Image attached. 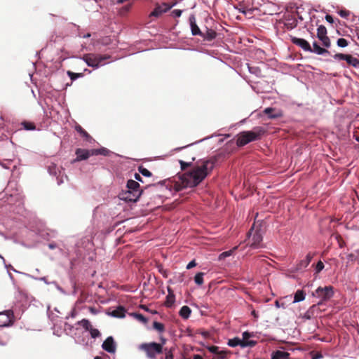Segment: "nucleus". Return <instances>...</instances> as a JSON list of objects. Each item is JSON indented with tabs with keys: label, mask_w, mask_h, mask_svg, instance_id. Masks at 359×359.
I'll return each mask as SVG.
<instances>
[{
	"label": "nucleus",
	"mask_w": 359,
	"mask_h": 359,
	"mask_svg": "<svg viewBox=\"0 0 359 359\" xmlns=\"http://www.w3.org/2000/svg\"><path fill=\"white\" fill-rule=\"evenodd\" d=\"M195 160L191 158V161L185 162L180 160L182 170H186L189 167L192 166L191 169L182 175H178L173 181V187L177 191H180L184 188L195 187L198 186L213 170L217 162L216 158L209 159H201L195 164L192 161Z\"/></svg>",
	"instance_id": "obj_1"
},
{
	"label": "nucleus",
	"mask_w": 359,
	"mask_h": 359,
	"mask_svg": "<svg viewBox=\"0 0 359 359\" xmlns=\"http://www.w3.org/2000/svg\"><path fill=\"white\" fill-rule=\"evenodd\" d=\"M144 193V190L140 189V184L137 181L129 180L127 182L126 190L120 193L119 198L127 202H136Z\"/></svg>",
	"instance_id": "obj_2"
},
{
	"label": "nucleus",
	"mask_w": 359,
	"mask_h": 359,
	"mask_svg": "<svg viewBox=\"0 0 359 359\" xmlns=\"http://www.w3.org/2000/svg\"><path fill=\"white\" fill-rule=\"evenodd\" d=\"M265 133L262 127H255L252 130L243 131L237 135L236 144L238 147H243L247 144L258 140Z\"/></svg>",
	"instance_id": "obj_3"
},
{
	"label": "nucleus",
	"mask_w": 359,
	"mask_h": 359,
	"mask_svg": "<svg viewBox=\"0 0 359 359\" xmlns=\"http://www.w3.org/2000/svg\"><path fill=\"white\" fill-rule=\"evenodd\" d=\"M334 294V287L332 285L318 287L315 292L312 293L313 297L320 299L318 305H321L329 301Z\"/></svg>",
	"instance_id": "obj_4"
},
{
	"label": "nucleus",
	"mask_w": 359,
	"mask_h": 359,
	"mask_svg": "<svg viewBox=\"0 0 359 359\" xmlns=\"http://www.w3.org/2000/svg\"><path fill=\"white\" fill-rule=\"evenodd\" d=\"M140 349L144 351L150 359H155L157 354L162 353L163 346L156 342L144 343L140 346Z\"/></svg>",
	"instance_id": "obj_5"
},
{
	"label": "nucleus",
	"mask_w": 359,
	"mask_h": 359,
	"mask_svg": "<svg viewBox=\"0 0 359 359\" xmlns=\"http://www.w3.org/2000/svg\"><path fill=\"white\" fill-rule=\"evenodd\" d=\"M109 57L110 56L107 55H102L95 53H88L83 55V60L88 66L97 68L100 65L102 64L104 60Z\"/></svg>",
	"instance_id": "obj_6"
},
{
	"label": "nucleus",
	"mask_w": 359,
	"mask_h": 359,
	"mask_svg": "<svg viewBox=\"0 0 359 359\" xmlns=\"http://www.w3.org/2000/svg\"><path fill=\"white\" fill-rule=\"evenodd\" d=\"M14 320V314L12 310H6L0 312V327L12 325Z\"/></svg>",
	"instance_id": "obj_7"
},
{
	"label": "nucleus",
	"mask_w": 359,
	"mask_h": 359,
	"mask_svg": "<svg viewBox=\"0 0 359 359\" xmlns=\"http://www.w3.org/2000/svg\"><path fill=\"white\" fill-rule=\"evenodd\" d=\"M176 4V1L173 2L170 5L167 3H163L162 4H156L154 10L150 13L149 16L158 18L161 16L163 13L168 11Z\"/></svg>",
	"instance_id": "obj_8"
},
{
	"label": "nucleus",
	"mask_w": 359,
	"mask_h": 359,
	"mask_svg": "<svg viewBox=\"0 0 359 359\" xmlns=\"http://www.w3.org/2000/svg\"><path fill=\"white\" fill-rule=\"evenodd\" d=\"M317 37L322 42L325 48H330L331 42L330 38L327 36V29L324 25H320L317 29Z\"/></svg>",
	"instance_id": "obj_9"
},
{
	"label": "nucleus",
	"mask_w": 359,
	"mask_h": 359,
	"mask_svg": "<svg viewBox=\"0 0 359 359\" xmlns=\"http://www.w3.org/2000/svg\"><path fill=\"white\" fill-rule=\"evenodd\" d=\"M96 151H93L92 149H77L75 151L76 155V159H74L72 163L76 161H80L83 160L88 159L90 156H94Z\"/></svg>",
	"instance_id": "obj_10"
},
{
	"label": "nucleus",
	"mask_w": 359,
	"mask_h": 359,
	"mask_svg": "<svg viewBox=\"0 0 359 359\" xmlns=\"http://www.w3.org/2000/svg\"><path fill=\"white\" fill-rule=\"evenodd\" d=\"M262 233L259 231H256L250 239V247L253 249L263 248L264 245L262 243Z\"/></svg>",
	"instance_id": "obj_11"
},
{
	"label": "nucleus",
	"mask_w": 359,
	"mask_h": 359,
	"mask_svg": "<svg viewBox=\"0 0 359 359\" xmlns=\"http://www.w3.org/2000/svg\"><path fill=\"white\" fill-rule=\"evenodd\" d=\"M292 42L294 44H295L296 46L301 47L305 51H309V52L312 51V48H311V45L309 44V43L304 39L292 37Z\"/></svg>",
	"instance_id": "obj_12"
},
{
	"label": "nucleus",
	"mask_w": 359,
	"mask_h": 359,
	"mask_svg": "<svg viewBox=\"0 0 359 359\" xmlns=\"http://www.w3.org/2000/svg\"><path fill=\"white\" fill-rule=\"evenodd\" d=\"M102 348L108 353H113L116 351V344L112 337H108L102 345Z\"/></svg>",
	"instance_id": "obj_13"
},
{
	"label": "nucleus",
	"mask_w": 359,
	"mask_h": 359,
	"mask_svg": "<svg viewBox=\"0 0 359 359\" xmlns=\"http://www.w3.org/2000/svg\"><path fill=\"white\" fill-rule=\"evenodd\" d=\"M284 25L288 29H292L297 25V20L295 16L292 14H287L284 17Z\"/></svg>",
	"instance_id": "obj_14"
},
{
	"label": "nucleus",
	"mask_w": 359,
	"mask_h": 359,
	"mask_svg": "<svg viewBox=\"0 0 359 359\" xmlns=\"http://www.w3.org/2000/svg\"><path fill=\"white\" fill-rule=\"evenodd\" d=\"M313 257V255L311 252L308 253L304 259L301 260L296 266L295 271L302 270L306 268L310 264L311 259Z\"/></svg>",
	"instance_id": "obj_15"
},
{
	"label": "nucleus",
	"mask_w": 359,
	"mask_h": 359,
	"mask_svg": "<svg viewBox=\"0 0 359 359\" xmlns=\"http://www.w3.org/2000/svg\"><path fill=\"white\" fill-rule=\"evenodd\" d=\"M189 22L191 26V34L194 36H202L203 33L196 23V18L194 15L189 17Z\"/></svg>",
	"instance_id": "obj_16"
},
{
	"label": "nucleus",
	"mask_w": 359,
	"mask_h": 359,
	"mask_svg": "<svg viewBox=\"0 0 359 359\" xmlns=\"http://www.w3.org/2000/svg\"><path fill=\"white\" fill-rule=\"evenodd\" d=\"M264 114L268 116L269 118H277L283 116L280 111H276L274 108L267 107L263 111Z\"/></svg>",
	"instance_id": "obj_17"
},
{
	"label": "nucleus",
	"mask_w": 359,
	"mask_h": 359,
	"mask_svg": "<svg viewBox=\"0 0 359 359\" xmlns=\"http://www.w3.org/2000/svg\"><path fill=\"white\" fill-rule=\"evenodd\" d=\"M290 355L289 353L278 350L272 353L271 359H290Z\"/></svg>",
	"instance_id": "obj_18"
},
{
	"label": "nucleus",
	"mask_w": 359,
	"mask_h": 359,
	"mask_svg": "<svg viewBox=\"0 0 359 359\" xmlns=\"http://www.w3.org/2000/svg\"><path fill=\"white\" fill-rule=\"evenodd\" d=\"M168 294L166 297V301L165 304L167 307H171L175 302V296L172 290L170 287H168Z\"/></svg>",
	"instance_id": "obj_19"
},
{
	"label": "nucleus",
	"mask_w": 359,
	"mask_h": 359,
	"mask_svg": "<svg viewBox=\"0 0 359 359\" xmlns=\"http://www.w3.org/2000/svg\"><path fill=\"white\" fill-rule=\"evenodd\" d=\"M76 130L84 138L85 140L90 142L92 137L79 124L75 126Z\"/></svg>",
	"instance_id": "obj_20"
},
{
	"label": "nucleus",
	"mask_w": 359,
	"mask_h": 359,
	"mask_svg": "<svg viewBox=\"0 0 359 359\" xmlns=\"http://www.w3.org/2000/svg\"><path fill=\"white\" fill-rule=\"evenodd\" d=\"M125 313L126 309L123 306H120L117 307L116 309L113 310L110 313V315L115 318H123L125 317Z\"/></svg>",
	"instance_id": "obj_21"
},
{
	"label": "nucleus",
	"mask_w": 359,
	"mask_h": 359,
	"mask_svg": "<svg viewBox=\"0 0 359 359\" xmlns=\"http://www.w3.org/2000/svg\"><path fill=\"white\" fill-rule=\"evenodd\" d=\"M318 55H324L325 53L330 54V52L323 48H321L317 42H313L312 51Z\"/></svg>",
	"instance_id": "obj_22"
},
{
	"label": "nucleus",
	"mask_w": 359,
	"mask_h": 359,
	"mask_svg": "<svg viewBox=\"0 0 359 359\" xmlns=\"http://www.w3.org/2000/svg\"><path fill=\"white\" fill-rule=\"evenodd\" d=\"M216 36L217 33L215 31L211 29H207L205 33H203V35L201 36H203L205 39L208 41H212L216 37Z\"/></svg>",
	"instance_id": "obj_23"
},
{
	"label": "nucleus",
	"mask_w": 359,
	"mask_h": 359,
	"mask_svg": "<svg viewBox=\"0 0 359 359\" xmlns=\"http://www.w3.org/2000/svg\"><path fill=\"white\" fill-rule=\"evenodd\" d=\"M191 313V310L188 306H183L180 311V316L184 319H187Z\"/></svg>",
	"instance_id": "obj_24"
},
{
	"label": "nucleus",
	"mask_w": 359,
	"mask_h": 359,
	"mask_svg": "<svg viewBox=\"0 0 359 359\" xmlns=\"http://www.w3.org/2000/svg\"><path fill=\"white\" fill-rule=\"evenodd\" d=\"M241 347H254L257 344V341L254 340L241 339Z\"/></svg>",
	"instance_id": "obj_25"
},
{
	"label": "nucleus",
	"mask_w": 359,
	"mask_h": 359,
	"mask_svg": "<svg viewBox=\"0 0 359 359\" xmlns=\"http://www.w3.org/2000/svg\"><path fill=\"white\" fill-rule=\"evenodd\" d=\"M305 299V292L302 290H298L294 296V302H299Z\"/></svg>",
	"instance_id": "obj_26"
},
{
	"label": "nucleus",
	"mask_w": 359,
	"mask_h": 359,
	"mask_svg": "<svg viewBox=\"0 0 359 359\" xmlns=\"http://www.w3.org/2000/svg\"><path fill=\"white\" fill-rule=\"evenodd\" d=\"M346 62L354 67H359V60L356 57H353L351 55H348L346 59Z\"/></svg>",
	"instance_id": "obj_27"
},
{
	"label": "nucleus",
	"mask_w": 359,
	"mask_h": 359,
	"mask_svg": "<svg viewBox=\"0 0 359 359\" xmlns=\"http://www.w3.org/2000/svg\"><path fill=\"white\" fill-rule=\"evenodd\" d=\"M164 183H165V182H160L158 184L149 185L147 187H145V189L146 190H149L151 191H156L158 189H163Z\"/></svg>",
	"instance_id": "obj_28"
},
{
	"label": "nucleus",
	"mask_w": 359,
	"mask_h": 359,
	"mask_svg": "<svg viewBox=\"0 0 359 359\" xmlns=\"http://www.w3.org/2000/svg\"><path fill=\"white\" fill-rule=\"evenodd\" d=\"M22 125L23 126L24 129L27 130H34L36 129L35 124L32 122L23 121Z\"/></svg>",
	"instance_id": "obj_29"
},
{
	"label": "nucleus",
	"mask_w": 359,
	"mask_h": 359,
	"mask_svg": "<svg viewBox=\"0 0 359 359\" xmlns=\"http://www.w3.org/2000/svg\"><path fill=\"white\" fill-rule=\"evenodd\" d=\"M203 276L204 273L203 272H199L196 274L194 281L197 285H201L203 283Z\"/></svg>",
	"instance_id": "obj_30"
},
{
	"label": "nucleus",
	"mask_w": 359,
	"mask_h": 359,
	"mask_svg": "<svg viewBox=\"0 0 359 359\" xmlns=\"http://www.w3.org/2000/svg\"><path fill=\"white\" fill-rule=\"evenodd\" d=\"M241 339L238 337H234L233 339H229L228 341V345L231 347H236L237 346H241Z\"/></svg>",
	"instance_id": "obj_31"
},
{
	"label": "nucleus",
	"mask_w": 359,
	"mask_h": 359,
	"mask_svg": "<svg viewBox=\"0 0 359 359\" xmlns=\"http://www.w3.org/2000/svg\"><path fill=\"white\" fill-rule=\"evenodd\" d=\"M229 353L230 351H219L213 359H227V355Z\"/></svg>",
	"instance_id": "obj_32"
},
{
	"label": "nucleus",
	"mask_w": 359,
	"mask_h": 359,
	"mask_svg": "<svg viewBox=\"0 0 359 359\" xmlns=\"http://www.w3.org/2000/svg\"><path fill=\"white\" fill-rule=\"evenodd\" d=\"M153 327L154 329L156 330L159 332H163L165 331V326L163 323L154 321L153 323Z\"/></svg>",
	"instance_id": "obj_33"
},
{
	"label": "nucleus",
	"mask_w": 359,
	"mask_h": 359,
	"mask_svg": "<svg viewBox=\"0 0 359 359\" xmlns=\"http://www.w3.org/2000/svg\"><path fill=\"white\" fill-rule=\"evenodd\" d=\"M93 151H96V153L94 154V156H97V155L107 156L109 154V150L106 148L93 149Z\"/></svg>",
	"instance_id": "obj_34"
},
{
	"label": "nucleus",
	"mask_w": 359,
	"mask_h": 359,
	"mask_svg": "<svg viewBox=\"0 0 359 359\" xmlns=\"http://www.w3.org/2000/svg\"><path fill=\"white\" fill-rule=\"evenodd\" d=\"M138 171L145 177H151L152 175V173L149 170L142 165L139 166Z\"/></svg>",
	"instance_id": "obj_35"
},
{
	"label": "nucleus",
	"mask_w": 359,
	"mask_h": 359,
	"mask_svg": "<svg viewBox=\"0 0 359 359\" xmlns=\"http://www.w3.org/2000/svg\"><path fill=\"white\" fill-rule=\"evenodd\" d=\"M337 46L341 48L346 47L348 44V41L344 38H340L337 41Z\"/></svg>",
	"instance_id": "obj_36"
},
{
	"label": "nucleus",
	"mask_w": 359,
	"mask_h": 359,
	"mask_svg": "<svg viewBox=\"0 0 359 359\" xmlns=\"http://www.w3.org/2000/svg\"><path fill=\"white\" fill-rule=\"evenodd\" d=\"M233 252V250H229V251H225V252H223L222 253H221L219 255V260H223L226 257H229L231 255Z\"/></svg>",
	"instance_id": "obj_37"
},
{
	"label": "nucleus",
	"mask_w": 359,
	"mask_h": 359,
	"mask_svg": "<svg viewBox=\"0 0 359 359\" xmlns=\"http://www.w3.org/2000/svg\"><path fill=\"white\" fill-rule=\"evenodd\" d=\"M91 337L92 338H96L98 337L100 335V332L97 329H95L94 327H91L89 330Z\"/></svg>",
	"instance_id": "obj_38"
},
{
	"label": "nucleus",
	"mask_w": 359,
	"mask_h": 359,
	"mask_svg": "<svg viewBox=\"0 0 359 359\" xmlns=\"http://www.w3.org/2000/svg\"><path fill=\"white\" fill-rule=\"evenodd\" d=\"M83 76V73H73V72H69V76L70 77L71 80H72V81L75 80L76 79H77L79 77H81Z\"/></svg>",
	"instance_id": "obj_39"
},
{
	"label": "nucleus",
	"mask_w": 359,
	"mask_h": 359,
	"mask_svg": "<svg viewBox=\"0 0 359 359\" xmlns=\"http://www.w3.org/2000/svg\"><path fill=\"white\" fill-rule=\"evenodd\" d=\"M348 55V54L337 53L334 55V58L336 60H343L346 61Z\"/></svg>",
	"instance_id": "obj_40"
},
{
	"label": "nucleus",
	"mask_w": 359,
	"mask_h": 359,
	"mask_svg": "<svg viewBox=\"0 0 359 359\" xmlns=\"http://www.w3.org/2000/svg\"><path fill=\"white\" fill-rule=\"evenodd\" d=\"M324 264L322 261H319L316 266V273H320L324 269Z\"/></svg>",
	"instance_id": "obj_41"
},
{
	"label": "nucleus",
	"mask_w": 359,
	"mask_h": 359,
	"mask_svg": "<svg viewBox=\"0 0 359 359\" xmlns=\"http://www.w3.org/2000/svg\"><path fill=\"white\" fill-rule=\"evenodd\" d=\"M54 333L56 334L57 336H61L63 333L65 334V329L64 330H59V327L57 324H55L54 325Z\"/></svg>",
	"instance_id": "obj_42"
},
{
	"label": "nucleus",
	"mask_w": 359,
	"mask_h": 359,
	"mask_svg": "<svg viewBox=\"0 0 359 359\" xmlns=\"http://www.w3.org/2000/svg\"><path fill=\"white\" fill-rule=\"evenodd\" d=\"M82 325L86 330H90L93 327L90 323L88 320H83L82 321Z\"/></svg>",
	"instance_id": "obj_43"
},
{
	"label": "nucleus",
	"mask_w": 359,
	"mask_h": 359,
	"mask_svg": "<svg viewBox=\"0 0 359 359\" xmlns=\"http://www.w3.org/2000/svg\"><path fill=\"white\" fill-rule=\"evenodd\" d=\"M208 351L210 352V353H215V354H218V352L219 351V347L218 346H208Z\"/></svg>",
	"instance_id": "obj_44"
},
{
	"label": "nucleus",
	"mask_w": 359,
	"mask_h": 359,
	"mask_svg": "<svg viewBox=\"0 0 359 359\" xmlns=\"http://www.w3.org/2000/svg\"><path fill=\"white\" fill-rule=\"evenodd\" d=\"M132 7V4H129L125 6H123L121 10V14H124L125 13L128 12Z\"/></svg>",
	"instance_id": "obj_45"
},
{
	"label": "nucleus",
	"mask_w": 359,
	"mask_h": 359,
	"mask_svg": "<svg viewBox=\"0 0 359 359\" xmlns=\"http://www.w3.org/2000/svg\"><path fill=\"white\" fill-rule=\"evenodd\" d=\"M349 11H346V10H341L339 12V15L341 17V18H347L348 15H349Z\"/></svg>",
	"instance_id": "obj_46"
},
{
	"label": "nucleus",
	"mask_w": 359,
	"mask_h": 359,
	"mask_svg": "<svg viewBox=\"0 0 359 359\" xmlns=\"http://www.w3.org/2000/svg\"><path fill=\"white\" fill-rule=\"evenodd\" d=\"M242 335L244 339H249L250 337L253 336V333L249 332H244Z\"/></svg>",
	"instance_id": "obj_47"
},
{
	"label": "nucleus",
	"mask_w": 359,
	"mask_h": 359,
	"mask_svg": "<svg viewBox=\"0 0 359 359\" xmlns=\"http://www.w3.org/2000/svg\"><path fill=\"white\" fill-rule=\"evenodd\" d=\"M182 11L181 10L175 9L172 11V14L175 17L179 18L181 16Z\"/></svg>",
	"instance_id": "obj_48"
},
{
	"label": "nucleus",
	"mask_w": 359,
	"mask_h": 359,
	"mask_svg": "<svg viewBox=\"0 0 359 359\" xmlns=\"http://www.w3.org/2000/svg\"><path fill=\"white\" fill-rule=\"evenodd\" d=\"M196 266V263L195 262V260H192L191 261L187 266V269H192L193 267Z\"/></svg>",
	"instance_id": "obj_49"
},
{
	"label": "nucleus",
	"mask_w": 359,
	"mask_h": 359,
	"mask_svg": "<svg viewBox=\"0 0 359 359\" xmlns=\"http://www.w3.org/2000/svg\"><path fill=\"white\" fill-rule=\"evenodd\" d=\"M136 316L140 320H141L144 323L147 322V318L143 315L139 313V314H136Z\"/></svg>",
	"instance_id": "obj_50"
},
{
	"label": "nucleus",
	"mask_w": 359,
	"mask_h": 359,
	"mask_svg": "<svg viewBox=\"0 0 359 359\" xmlns=\"http://www.w3.org/2000/svg\"><path fill=\"white\" fill-rule=\"evenodd\" d=\"M325 20H326L328 22H330V23H331V24H332V23L334 22L333 18H332V15H325Z\"/></svg>",
	"instance_id": "obj_51"
},
{
	"label": "nucleus",
	"mask_w": 359,
	"mask_h": 359,
	"mask_svg": "<svg viewBox=\"0 0 359 359\" xmlns=\"http://www.w3.org/2000/svg\"><path fill=\"white\" fill-rule=\"evenodd\" d=\"M134 177L135 179V181L137 180V181L142 182V177L138 173H135V175H134Z\"/></svg>",
	"instance_id": "obj_52"
},
{
	"label": "nucleus",
	"mask_w": 359,
	"mask_h": 359,
	"mask_svg": "<svg viewBox=\"0 0 359 359\" xmlns=\"http://www.w3.org/2000/svg\"><path fill=\"white\" fill-rule=\"evenodd\" d=\"M165 359H173V355L172 353L170 351L168 353H166L165 355Z\"/></svg>",
	"instance_id": "obj_53"
},
{
	"label": "nucleus",
	"mask_w": 359,
	"mask_h": 359,
	"mask_svg": "<svg viewBox=\"0 0 359 359\" xmlns=\"http://www.w3.org/2000/svg\"><path fill=\"white\" fill-rule=\"evenodd\" d=\"M323 356H322L321 353H317L312 357V359H319V358H321Z\"/></svg>",
	"instance_id": "obj_54"
},
{
	"label": "nucleus",
	"mask_w": 359,
	"mask_h": 359,
	"mask_svg": "<svg viewBox=\"0 0 359 359\" xmlns=\"http://www.w3.org/2000/svg\"><path fill=\"white\" fill-rule=\"evenodd\" d=\"M340 238L341 239V237L339 236H337V239ZM338 242H339V245L340 248H343L344 247V245H343V242H341L339 240H338Z\"/></svg>",
	"instance_id": "obj_55"
},
{
	"label": "nucleus",
	"mask_w": 359,
	"mask_h": 359,
	"mask_svg": "<svg viewBox=\"0 0 359 359\" xmlns=\"http://www.w3.org/2000/svg\"><path fill=\"white\" fill-rule=\"evenodd\" d=\"M194 359H203V358L201 355L197 354L194 355Z\"/></svg>",
	"instance_id": "obj_56"
},
{
	"label": "nucleus",
	"mask_w": 359,
	"mask_h": 359,
	"mask_svg": "<svg viewBox=\"0 0 359 359\" xmlns=\"http://www.w3.org/2000/svg\"><path fill=\"white\" fill-rule=\"evenodd\" d=\"M159 271L163 274L164 277H167V274L165 271H163V269H160Z\"/></svg>",
	"instance_id": "obj_57"
},
{
	"label": "nucleus",
	"mask_w": 359,
	"mask_h": 359,
	"mask_svg": "<svg viewBox=\"0 0 359 359\" xmlns=\"http://www.w3.org/2000/svg\"><path fill=\"white\" fill-rule=\"evenodd\" d=\"M252 315L255 317V318H258V314L256 313V311L254 310L252 311Z\"/></svg>",
	"instance_id": "obj_58"
},
{
	"label": "nucleus",
	"mask_w": 359,
	"mask_h": 359,
	"mask_svg": "<svg viewBox=\"0 0 359 359\" xmlns=\"http://www.w3.org/2000/svg\"><path fill=\"white\" fill-rule=\"evenodd\" d=\"M239 11L241 12V13H245V11L243 10V9L240 8Z\"/></svg>",
	"instance_id": "obj_59"
},
{
	"label": "nucleus",
	"mask_w": 359,
	"mask_h": 359,
	"mask_svg": "<svg viewBox=\"0 0 359 359\" xmlns=\"http://www.w3.org/2000/svg\"><path fill=\"white\" fill-rule=\"evenodd\" d=\"M355 140H356L357 142H359V136H355Z\"/></svg>",
	"instance_id": "obj_60"
},
{
	"label": "nucleus",
	"mask_w": 359,
	"mask_h": 359,
	"mask_svg": "<svg viewBox=\"0 0 359 359\" xmlns=\"http://www.w3.org/2000/svg\"><path fill=\"white\" fill-rule=\"evenodd\" d=\"M94 359H102V358L101 357H100V356H96V357L94 358Z\"/></svg>",
	"instance_id": "obj_61"
},
{
	"label": "nucleus",
	"mask_w": 359,
	"mask_h": 359,
	"mask_svg": "<svg viewBox=\"0 0 359 359\" xmlns=\"http://www.w3.org/2000/svg\"><path fill=\"white\" fill-rule=\"evenodd\" d=\"M49 246H50V248H54L52 244H50Z\"/></svg>",
	"instance_id": "obj_62"
},
{
	"label": "nucleus",
	"mask_w": 359,
	"mask_h": 359,
	"mask_svg": "<svg viewBox=\"0 0 359 359\" xmlns=\"http://www.w3.org/2000/svg\"><path fill=\"white\" fill-rule=\"evenodd\" d=\"M90 36V34H88L86 36L89 37Z\"/></svg>",
	"instance_id": "obj_63"
}]
</instances>
